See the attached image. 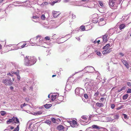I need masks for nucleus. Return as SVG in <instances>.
Instances as JSON below:
<instances>
[{"mask_svg": "<svg viewBox=\"0 0 131 131\" xmlns=\"http://www.w3.org/2000/svg\"><path fill=\"white\" fill-rule=\"evenodd\" d=\"M24 59V64L27 66H30L34 64L36 61V58L34 57L26 56Z\"/></svg>", "mask_w": 131, "mask_h": 131, "instance_id": "1", "label": "nucleus"}, {"mask_svg": "<svg viewBox=\"0 0 131 131\" xmlns=\"http://www.w3.org/2000/svg\"><path fill=\"white\" fill-rule=\"evenodd\" d=\"M13 124H17V125H20V123L19 121V119L16 117H13Z\"/></svg>", "mask_w": 131, "mask_h": 131, "instance_id": "9", "label": "nucleus"}, {"mask_svg": "<svg viewBox=\"0 0 131 131\" xmlns=\"http://www.w3.org/2000/svg\"><path fill=\"white\" fill-rule=\"evenodd\" d=\"M14 73L16 74L17 75V78L18 80H19L20 79V77L19 75L18 74V73L17 72H15Z\"/></svg>", "mask_w": 131, "mask_h": 131, "instance_id": "30", "label": "nucleus"}, {"mask_svg": "<svg viewBox=\"0 0 131 131\" xmlns=\"http://www.w3.org/2000/svg\"><path fill=\"white\" fill-rule=\"evenodd\" d=\"M44 106L46 108L48 109L52 106V104H46V105H44Z\"/></svg>", "mask_w": 131, "mask_h": 131, "instance_id": "19", "label": "nucleus"}, {"mask_svg": "<svg viewBox=\"0 0 131 131\" xmlns=\"http://www.w3.org/2000/svg\"><path fill=\"white\" fill-rule=\"evenodd\" d=\"M102 52V53L104 55H105L106 54L112 51L111 49H105Z\"/></svg>", "mask_w": 131, "mask_h": 131, "instance_id": "11", "label": "nucleus"}, {"mask_svg": "<svg viewBox=\"0 0 131 131\" xmlns=\"http://www.w3.org/2000/svg\"><path fill=\"white\" fill-rule=\"evenodd\" d=\"M80 29L82 31H84L85 30V27L84 26H82L80 27Z\"/></svg>", "mask_w": 131, "mask_h": 131, "instance_id": "36", "label": "nucleus"}, {"mask_svg": "<svg viewBox=\"0 0 131 131\" xmlns=\"http://www.w3.org/2000/svg\"><path fill=\"white\" fill-rule=\"evenodd\" d=\"M29 90L31 91H32L33 90V87L32 86H31L30 87Z\"/></svg>", "mask_w": 131, "mask_h": 131, "instance_id": "52", "label": "nucleus"}, {"mask_svg": "<svg viewBox=\"0 0 131 131\" xmlns=\"http://www.w3.org/2000/svg\"><path fill=\"white\" fill-rule=\"evenodd\" d=\"M92 127L95 129H100L102 128V127L98 126L97 125H93L92 126Z\"/></svg>", "mask_w": 131, "mask_h": 131, "instance_id": "17", "label": "nucleus"}, {"mask_svg": "<svg viewBox=\"0 0 131 131\" xmlns=\"http://www.w3.org/2000/svg\"><path fill=\"white\" fill-rule=\"evenodd\" d=\"M25 100L26 101L28 102L29 100V99L28 98L26 97L25 98Z\"/></svg>", "mask_w": 131, "mask_h": 131, "instance_id": "47", "label": "nucleus"}, {"mask_svg": "<svg viewBox=\"0 0 131 131\" xmlns=\"http://www.w3.org/2000/svg\"><path fill=\"white\" fill-rule=\"evenodd\" d=\"M92 115H90L89 116V119H91V117H92Z\"/></svg>", "mask_w": 131, "mask_h": 131, "instance_id": "62", "label": "nucleus"}, {"mask_svg": "<svg viewBox=\"0 0 131 131\" xmlns=\"http://www.w3.org/2000/svg\"><path fill=\"white\" fill-rule=\"evenodd\" d=\"M87 118L88 117L87 116H82L81 117V118L82 119L85 120H86L87 119Z\"/></svg>", "mask_w": 131, "mask_h": 131, "instance_id": "29", "label": "nucleus"}, {"mask_svg": "<svg viewBox=\"0 0 131 131\" xmlns=\"http://www.w3.org/2000/svg\"><path fill=\"white\" fill-rule=\"evenodd\" d=\"M34 39H35V38H34ZM33 39H31L30 40V43L31 44H36V43H35V42L33 43V42H32V41Z\"/></svg>", "mask_w": 131, "mask_h": 131, "instance_id": "39", "label": "nucleus"}, {"mask_svg": "<svg viewBox=\"0 0 131 131\" xmlns=\"http://www.w3.org/2000/svg\"><path fill=\"white\" fill-rule=\"evenodd\" d=\"M96 105L99 107H102L104 105L103 104L99 103H97L96 104Z\"/></svg>", "mask_w": 131, "mask_h": 131, "instance_id": "21", "label": "nucleus"}, {"mask_svg": "<svg viewBox=\"0 0 131 131\" xmlns=\"http://www.w3.org/2000/svg\"><path fill=\"white\" fill-rule=\"evenodd\" d=\"M3 82L6 85H10L12 84V81L8 77L4 78L3 80Z\"/></svg>", "mask_w": 131, "mask_h": 131, "instance_id": "4", "label": "nucleus"}, {"mask_svg": "<svg viewBox=\"0 0 131 131\" xmlns=\"http://www.w3.org/2000/svg\"><path fill=\"white\" fill-rule=\"evenodd\" d=\"M119 54L121 56L123 57L124 56V54L123 53L121 52H120L119 53Z\"/></svg>", "mask_w": 131, "mask_h": 131, "instance_id": "50", "label": "nucleus"}, {"mask_svg": "<svg viewBox=\"0 0 131 131\" xmlns=\"http://www.w3.org/2000/svg\"><path fill=\"white\" fill-rule=\"evenodd\" d=\"M58 1H54L53 2L51 3V5H53L55 3H56Z\"/></svg>", "mask_w": 131, "mask_h": 131, "instance_id": "40", "label": "nucleus"}, {"mask_svg": "<svg viewBox=\"0 0 131 131\" xmlns=\"http://www.w3.org/2000/svg\"><path fill=\"white\" fill-rule=\"evenodd\" d=\"M45 39L46 40H49L50 39V38L49 37L47 36L45 37Z\"/></svg>", "mask_w": 131, "mask_h": 131, "instance_id": "51", "label": "nucleus"}, {"mask_svg": "<svg viewBox=\"0 0 131 131\" xmlns=\"http://www.w3.org/2000/svg\"><path fill=\"white\" fill-rule=\"evenodd\" d=\"M129 16L128 15H125L122 17V19L124 21L126 20L129 18Z\"/></svg>", "mask_w": 131, "mask_h": 131, "instance_id": "15", "label": "nucleus"}, {"mask_svg": "<svg viewBox=\"0 0 131 131\" xmlns=\"http://www.w3.org/2000/svg\"><path fill=\"white\" fill-rule=\"evenodd\" d=\"M14 128V127L13 126H11L10 127V129H13Z\"/></svg>", "mask_w": 131, "mask_h": 131, "instance_id": "61", "label": "nucleus"}, {"mask_svg": "<svg viewBox=\"0 0 131 131\" xmlns=\"http://www.w3.org/2000/svg\"><path fill=\"white\" fill-rule=\"evenodd\" d=\"M57 129L59 131H66L68 128L67 127H64L62 125H60L58 126Z\"/></svg>", "mask_w": 131, "mask_h": 131, "instance_id": "8", "label": "nucleus"}, {"mask_svg": "<svg viewBox=\"0 0 131 131\" xmlns=\"http://www.w3.org/2000/svg\"><path fill=\"white\" fill-rule=\"evenodd\" d=\"M26 45V43H24L23 45L21 46V48H24Z\"/></svg>", "mask_w": 131, "mask_h": 131, "instance_id": "45", "label": "nucleus"}, {"mask_svg": "<svg viewBox=\"0 0 131 131\" xmlns=\"http://www.w3.org/2000/svg\"><path fill=\"white\" fill-rule=\"evenodd\" d=\"M97 39H96L94 41V43H97Z\"/></svg>", "mask_w": 131, "mask_h": 131, "instance_id": "56", "label": "nucleus"}, {"mask_svg": "<svg viewBox=\"0 0 131 131\" xmlns=\"http://www.w3.org/2000/svg\"><path fill=\"white\" fill-rule=\"evenodd\" d=\"M75 93L76 95L80 96H82L84 93V89L79 88H77L75 90Z\"/></svg>", "mask_w": 131, "mask_h": 131, "instance_id": "5", "label": "nucleus"}, {"mask_svg": "<svg viewBox=\"0 0 131 131\" xmlns=\"http://www.w3.org/2000/svg\"><path fill=\"white\" fill-rule=\"evenodd\" d=\"M84 70L86 71V72L92 73L95 71L94 68L91 66H88L85 67Z\"/></svg>", "mask_w": 131, "mask_h": 131, "instance_id": "6", "label": "nucleus"}, {"mask_svg": "<svg viewBox=\"0 0 131 131\" xmlns=\"http://www.w3.org/2000/svg\"><path fill=\"white\" fill-rule=\"evenodd\" d=\"M108 33H106L103 36V42H105L107 41V37H108Z\"/></svg>", "mask_w": 131, "mask_h": 131, "instance_id": "12", "label": "nucleus"}, {"mask_svg": "<svg viewBox=\"0 0 131 131\" xmlns=\"http://www.w3.org/2000/svg\"><path fill=\"white\" fill-rule=\"evenodd\" d=\"M68 122L70 123L71 127H77L78 126V124L77 122L75 120H72V121H69Z\"/></svg>", "mask_w": 131, "mask_h": 131, "instance_id": "7", "label": "nucleus"}, {"mask_svg": "<svg viewBox=\"0 0 131 131\" xmlns=\"http://www.w3.org/2000/svg\"><path fill=\"white\" fill-rule=\"evenodd\" d=\"M129 104L131 105V100L128 102Z\"/></svg>", "mask_w": 131, "mask_h": 131, "instance_id": "64", "label": "nucleus"}, {"mask_svg": "<svg viewBox=\"0 0 131 131\" xmlns=\"http://www.w3.org/2000/svg\"><path fill=\"white\" fill-rule=\"evenodd\" d=\"M121 61L127 68H129V64L126 61L123 59H122L121 60Z\"/></svg>", "mask_w": 131, "mask_h": 131, "instance_id": "13", "label": "nucleus"}, {"mask_svg": "<svg viewBox=\"0 0 131 131\" xmlns=\"http://www.w3.org/2000/svg\"><path fill=\"white\" fill-rule=\"evenodd\" d=\"M45 122L49 125H50L51 123V122L49 121H46Z\"/></svg>", "mask_w": 131, "mask_h": 131, "instance_id": "31", "label": "nucleus"}, {"mask_svg": "<svg viewBox=\"0 0 131 131\" xmlns=\"http://www.w3.org/2000/svg\"><path fill=\"white\" fill-rule=\"evenodd\" d=\"M19 48V47H15V50H17V49H18V48Z\"/></svg>", "mask_w": 131, "mask_h": 131, "instance_id": "63", "label": "nucleus"}, {"mask_svg": "<svg viewBox=\"0 0 131 131\" xmlns=\"http://www.w3.org/2000/svg\"><path fill=\"white\" fill-rule=\"evenodd\" d=\"M110 46V44H106L105 46H104L103 48V49H109V48Z\"/></svg>", "mask_w": 131, "mask_h": 131, "instance_id": "23", "label": "nucleus"}, {"mask_svg": "<svg viewBox=\"0 0 131 131\" xmlns=\"http://www.w3.org/2000/svg\"><path fill=\"white\" fill-rule=\"evenodd\" d=\"M111 107L112 109H113L115 107V105L114 104H111Z\"/></svg>", "mask_w": 131, "mask_h": 131, "instance_id": "48", "label": "nucleus"}, {"mask_svg": "<svg viewBox=\"0 0 131 131\" xmlns=\"http://www.w3.org/2000/svg\"><path fill=\"white\" fill-rule=\"evenodd\" d=\"M125 88H126L125 87H123L121 89H120L118 90V92H120L121 91H122L125 89Z\"/></svg>", "mask_w": 131, "mask_h": 131, "instance_id": "33", "label": "nucleus"}, {"mask_svg": "<svg viewBox=\"0 0 131 131\" xmlns=\"http://www.w3.org/2000/svg\"><path fill=\"white\" fill-rule=\"evenodd\" d=\"M113 116L115 119H118L119 117V116L118 114H114L113 115Z\"/></svg>", "mask_w": 131, "mask_h": 131, "instance_id": "24", "label": "nucleus"}, {"mask_svg": "<svg viewBox=\"0 0 131 131\" xmlns=\"http://www.w3.org/2000/svg\"><path fill=\"white\" fill-rule=\"evenodd\" d=\"M10 89L12 90H13L14 89V88L12 86H10Z\"/></svg>", "mask_w": 131, "mask_h": 131, "instance_id": "60", "label": "nucleus"}, {"mask_svg": "<svg viewBox=\"0 0 131 131\" xmlns=\"http://www.w3.org/2000/svg\"><path fill=\"white\" fill-rule=\"evenodd\" d=\"M108 4L111 8L112 7L114 9L116 8L118 5L117 0H109Z\"/></svg>", "mask_w": 131, "mask_h": 131, "instance_id": "3", "label": "nucleus"}, {"mask_svg": "<svg viewBox=\"0 0 131 131\" xmlns=\"http://www.w3.org/2000/svg\"><path fill=\"white\" fill-rule=\"evenodd\" d=\"M40 37V36L39 35H38L36 37V39H37L38 38Z\"/></svg>", "mask_w": 131, "mask_h": 131, "instance_id": "59", "label": "nucleus"}, {"mask_svg": "<svg viewBox=\"0 0 131 131\" xmlns=\"http://www.w3.org/2000/svg\"><path fill=\"white\" fill-rule=\"evenodd\" d=\"M51 119L53 123H56V119L53 117H52L51 118Z\"/></svg>", "mask_w": 131, "mask_h": 131, "instance_id": "38", "label": "nucleus"}, {"mask_svg": "<svg viewBox=\"0 0 131 131\" xmlns=\"http://www.w3.org/2000/svg\"><path fill=\"white\" fill-rule=\"evenodd\" d=\"M57 96V95H52V101H54L56 98Z\"/></svg>", "mask_w": 131, "mask_h": 131, "instance_id": "28", "label": "nucleus"}, {"mask_svg": "<svg viewBox=\"0 0 131 131\" xmlns=\"http://www.w3.org/2000/svg\"><path fill=\"white\" fill-rule=\"evenodd\" d=\"M41 18L43 20H44L45 19V17L44 15L42 14L41 16Z\"/></svg>", "mask_w": 131, "mask_h": 131, "instance_id": "37", "label": "nucleus"}, {"mask_svg": "<svg viewBox=\"0 0 131 131\" xmlns=\"http://www.w3.org/2000/svg\"><path fill=\"white\" fill-rule=\"evenodd\" d=\"M99 94V92L97 91L95 93L94 95L95 97H97Z\"/></svg>", "mask_w": 131, "mask_h": 131, "instance_id": "34", "label": "nucleus"}, {"mask_svg": "<svg viewBox=\"0 0 131 131\" xmlns=\"http://www.w3.org/2000/svg\"><path fill=\"white\" fill-rule=\"evenodd\" d=\"M43 3H42V4H43V5H46L48 4L47 2H43Z\"/></svg>", "mask_w": 131, "mask_h": 131, "instance_id": "57", "label": "nucleus"}, {"mask_svg": "<svg viewBox=\"0 0 131 131\" xmlns=\"http://www.w3.org/2000/svg\"><path fill=\"white\" fill-rule=\"evenodd\" d=\"M39 18V17L38 16H34L32 18L34 19H38Z\"/></svg>", "mask_w": 131, "mask_h": 131, "instance_id": "41", "label": "nucleus"}, {"mask_svg": "<svg viewBox=\"0 0 131 131\" xmlns=\"http://www.w3.org/2000/svg\"><path fill=\"white\" fill-rule=\"evenodd\" d=\"M115 28H111L109 29L107 32L108 33V34L110 35H112L114 32Z\"/></svg>", "mask_w": 131, "mask_h": 131, "instance_id": "10", "label": "nucleus"}, {"mask_svg": "<svg viewBox=\"0 0 131 131\" xmlns=\"http://www.w3.org/2000/svg\"><path fill=\"white\" fill-rule=\"evenodd\" d=\"M127 84L128 86H131V83L130 82H127Z\"/></svg>", "mask_w": 131, "mask_h": 131, "instance_id": "44", "label": "nucleus"}, {"mask_svg": "<svg viewBox=\"0 0 131 131\" xmlns=\"http://www.w3.org/2000/svg\"><path fill=\"white\" fill-rule=\"evenodd\" d=\"M71 87L70 85L68 84H67L66 87H65L66 89H67L68 90H69L71 89Z\"/></svg>", "mask_w": 131, "mask_h": 131, "instance_id": "22", "label": "nucleus"}, {"mask_svg": "<svg viewBox=\"0 0 131 131\" xmlns=\"http://www.w3.org/2000/svg\"><path fill=\"white\" fill-rule=\"evenodd\" d=\"M53 15V17L55 18H56L60 14L59 12H56L54 11L52 12Z\"/></svg>", "mask_w": 131, "mask_h": 131, "instance_id": "14", "label": "nucleus"}, {"mask_svg": "<svg viewBox=\"0 0 131 131\" xmlns=\"http://www.w3.org/2000/svg\"><path fill=\"white\" fill-rule=\"evenodd\" d=\"M127 93H131V89H128L127 91Z\"/></svg>", "mask_w": 131, "mask_h": 131, "instance_id": "49", "label": "nucleus"}, {"mask_svg": "<svg viewBox=\"0 0 131 131\" xmlns=\"http://www.w3.org/2000/svg\"><path fill=\"white\" fill-rule=\"evenodd\" d=\"M100 100L101 101H103L104 100L105 98L104 97L101 98L100 99Z\"/></svg>", "mask_w": 131, "mask_h": 131, "instance_id": "54", "label": "nucleus"}, {"mask_svg": "<svg viewBox=\"0 0 131 131\" xmlns=\"http://www.w3.org/2000/svg\"><path fill=\"white\" fill-rule=\"evenodd\" d=\"M84 97L86 99H88V96L87 94H85L84 95Z\"/></svg>", "mask_w": 131, "mask_h": 131, "instance_id": "42", "label": "nucleus"}, {"mask_svg": "<svg viewBox=\"0 0 131 131\" xmlns=\"http://www.w3.org/2000/svg\"><path fill=\"white\" fill-rule=\"evenodd\" d=\"M126 27L125 25L124 24H122L120 25L119 26V28L120 30L124 29Z\"/></svg>", "mask_w": 131, "mask_h": 131, "instance_id": "18", "label": "nucleus"}, {"mask_svg": "<svg viewBox=\"0 0 131 131\" xmlns=\"http://www.w3.org/2000/svg\"><path fill=\"white\" fill-rule=\"evenodd\" d=\"M94 81L91 79H89L86 81L85 86L86 90L91 89L94 85Z\"/></svg>", "mask_w": 131, "mask_h": 131, "instance_id": "2", "label": "nucleus"}, {"mask_svg": "<svg viewBox=\"0 0 131 131\" xmlns=\"http://www.w3.org/2000/svg\"><path fill=\"white\" fill-rule=\"evenodd\" d=\"M42 113V112L41 111H37L36 112H34L33 114L35 115H38L41 114Z\"/></svg>", "mask_w": 131, "mask_h": 131, "instance_id": "16", "label": "nucleus"}, {"mask_svg": "<svg viewBox=\"0 0 131 131\" xmlns=\"http://www.w3.org/2000/svg\"><path fill=\"white\" fill-rule=\"evenodd\" d=\"M104 19L103 18L101 19H100V22H99V23H101L102 21H103V20Z\"/></svg>", "mask_w": 131, "mask_h": 131, "instance_id": "55", "label": "nucleus"}, {"mask_svg": "<svg viewBox=\"0 0 131 131\" xmlns=\"http://www.w3.org/2000/svg\"><path fill=\"white\" fill-rule=\"evenodd\" d=\"M122 117H124L125 119H128V118L127 115L124 114H123L122 116Z\"/></svg>", "mask_w": 131, "mask_h": 131, "instance_id": "27", "label": "nucleus"}, {"mask_svg": "<svg viewBox=\"0 0 131 131\" xmlns=\"http://www.w3.org/2000/svg\"><path fill=\"white\" fill-rule=\"evenodd\" d=\"M24 106V104H21L20 105L21 108H22Z\"/></svg>", "mask_w": 131, "mask_h": 131, "instance_id": "58", "label": "nucleus"}, {"mask_svg": "<svg viewBox=\"0 0 131 131\" xmlns=\"http://www.w3.org/2000/svg\"><path fill=\"white\" fill-rule=\"evenodd\" d=\"M128 97V95L127 94L124 95L123 97V99L124 100H125L127 99Z\"/></svg>", "mask_w": 131, "mask_h": 131, "instance_id": "35", "label": "nucleus"}, {"mask_svg": "<svg viewBox=\"0 0 131 131\" xmlns=\"http://www.w3.org/2000/svg\"><path fill=\"white\" fill-rule=\"evenodd\" d=\"M19 125H17V127L14 128L13 131H19Z\"/></svg>", "mask_w": 131, "mask_h": 131, "instance_id": "26", "label": "nucleus"}, {"mask_svg": "<svg viewBox=\"0 0 131 131\" xmlns=\"http://www.w3.org/2000/svg\"><path fill=\"white\" fill-rule=\"evenodd\" d=\"M7 75H9L10 76L13 77V74H11V73H8L7 74Z\"/></svg>", "mask_w": 131, "mask_h": 131, "instance_id": "46", "label": "nucleus"}, {"mask_svg": "<svg viewBox=\"0 0 131 131\" xmlns=\"http://www.w3.org/2000/svg\"><path fill=\"white\" fill-rule=\"evenodd\" d=\"M13 119V117L12 118V119H9L7 121V123L8 124H9L10 123H13V120H12Z\"/></svg>", "mask_w": 131, "mask_h": 131, "instance_id": "25", "label": "nucleus"}, {"mask_svg": "<svg viewBox=\"0 0 131 131\" xmlns=\"http://www.w3.org/2000/svg\"><path fill=\"white\" fill-rule=\"evenodd\" d=\"M6 113V112L5 111H2L1 112V114L2 116L4 115Z\"/></svg>", "mask_w": 131, "mask_h": 131, "instance_id": "32", "label": "nucleus"}, {"mask_svg": "<svg viewBox=\"0 0 131 131\" xmlns=\"http://www.w3.org/2000/svg\"><path fill=\"white\" fill-rule=\"evenodd\" d=\"M96 54L97 55L100 56L102 54L99 51H97L96 52Z\"/></svg>", "mask_w": 131, "mask_h": 131, "instance_id": "43", "label": "nucleus"}, {"mask_svg": "<svg viewBox=\"0 0 131 131\" xmlns=\"http://www.w3.org/2000/svg\"><path fill=\"white\" fill-rule=\"evenodd\" d=\"M99 5L100 6L102 7H104L105 6L104 4L102 1H99Z\"/></svg>", "mask_w": 131, "mask_h": 131, "instance_id": "20", "label": "nucleus"}, {"mask_svg": "<svg viewBox=\"0 0 131 131\" xmlns=\"http://www.w3.org/2000/svg\"><path fill=\"white\" fill-rule=\"evenodd\" d=\"M76 17V16L75 15L73 14L72 15V18L73 19L75 18Z\"/></svg>", "mask_w": 131, "mask_h": 131, "instance_id": "53", "label": "nucleus"}]
</instances>
